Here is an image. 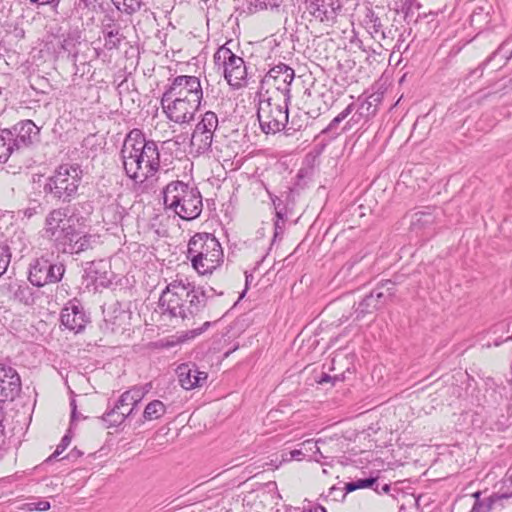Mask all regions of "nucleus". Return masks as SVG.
<instances>
[{"label":"nucleus","mask_w":512,"mask_h":512,"mask_svg":"<svg viewBox=\"0 0 512 512\" xmlns=\"http://www.w3.org/2000/svg\"><path fill=\"white\" fill-rule=\"evenodd\" d=\"M121 160L126 175L144 189L154 188L160 169V152L153 140H146L139 129L131 130L121 148Z\"/></svg>","instance_id":"obj_1"},{"label":"nucleus","mask_w":512,"mask_h":512,"mask_svg":"<svg viewBox=\"0 0 512 512\" xmlns=\"http://www.w3.org/2000/svg\"><path fill=\"white\" fill-rule=\"evenodd\" d=\"M213 293L212 287H196L188 278L177 277L162 291L159 306L163 315L184 322L194 318L205 307L207 299Z\"/></svg>","instance_id":"obj_2"},{"label":"nucleus","mask_w":512,"mask_h":512,"mask_svg":"<svg viewBox=\"0 0 512 512\" xmlns=\"http://www.w3.org/2000/svg\"><path fill=\"white\" fill-rule=\"evenodd\" d=\"M165 208L183 220H194L202 212V196L197 187L176 180L163 189Z\"/></svg>","instance_id":"obj_3"},{"label":"nucleus","mask_w":512,"mask_h":512,"mask_svg":"<svg viewBox=\"0 0 512 512\" xmlns=\"http://www.w3.org/2000/svg\"><path fill=\"white\" fill-rule=\"evenodd\" d=\"M187 257L201 275L212 273L223 262V250L216 237L209 233H197L188 243Z\"/></svg>","instance_id":"obj_4"},{"label":"nucleus","mask_w":512,"mask_h":512,"mask_svg":"<svg viewBox=\"0 0 512 512\" xmlns=\"http://www.w3.org/2000/svg\"><path fill=\"white\" fill-rule=\"evenodd\" d=\"M82 179V170L77 165L63 164L48 178L44 191L53 198L69 202L77 193Z\"/></svg>","instance_id":"obj_5"},{"label":"nucleus","mask_w":512,"mask_h":512,"mask_svg":"<svg viewBox=\"0 0 512 512\" xmlns=\"http://www.w3.org/2000/svg\"><path fill=\"white\" fill-rule=\"evenodd\" d=\"M289 101L281 95H268L260 100L257 117L263 132L274 134L285 128L288 123Z\"/></svg>","instance_id":"obj_6"},{"label":"nucleus","mask_w":512,"mask_h":512,"mask_svg":"<svg viewBox=\"0 0 512 512\" xmlns=\"http://www.w3.org/2000/svg\"><path fill=\"white\" fill-rule=\"evenodd\" d=\"M74 219L67 208H55L45 217L43 235L60 252L70 237H74Z\"/></svg>","instance_id":"obj_7"},{"label":"nucleus","mask_w":512,"mask_h":512,"mask_svg":"<svg viewBox=\"0 0 512 512\" xmlns=\"http://www.w3.org/2000/svg\"><path fill=\"white\" fill-rule=\"evenodd\" d=\"M214 61L223 66L224 78L234 89H239L247 84V69L244 60L235 55L226 46L218 48L214 54Z\"/></svg>","instance_id":"obj_8"},{"label":"nucleus","mask_w":512,"mask_h":512,"mask_svg":"<svg viewBox=\"0 0 512 512\" xmlns=\"http://www.w3.org/2000/svg\"><path fill=\"white\" fill-rule=\"evenodd\" d=\"M339 437L319 438L316 441L309 439L299 444V448L289 452V457L283 455L285 461L297 460L301 461L305 458L321 463L322 459L329 457V454L335 452L334 447L330 444H334L338 441Z\"/></svg>","instance_id":"obj_9"},{"label":"nucleus","mask_w":512,"mask_h":512,"mask_svg":"<svg viewBox=\"0 0 512 512\" xmlns=\"http://www.w3.org/2000/svg\"><path fill=\"white\" fill-rule=\"evenodd\" d=\"M294 70L284 63H280L272 67L264 76L262 85L268 86L266 94L272 96H283L290 100L291 84L294 80Z\"/></svg>","instance_id":"obj_10"},{"label":"nucleus","mask_w":512,"mask_h":512,"mask_svg":"<svg viewBox=\"0 0 512 512\" xmlns=\"http://www.w3.org/2000/svg\"><path fill=\"white\" fill-rule=\"evenodd\" d=\"M163 95L190 100L201 105L203 89L200 79L191 75H179L170 81Z\"/></svg>","instance_id":"obj_11"},{"label":"nucleus","mask_w":512,"mask_h":512,"mask_svg":"<svg viewBox=\"0 0 512 512\" xmlns=\"http://www.w3.org/2000/svg\"><path fill=\"white\" fill-rule=\"evenodd\" d=\"M161 107L166 117L175 124L180 126L189 124L195 118L200 104L191 102L190 100L180 99L177 97H168L162 95Z\"/></svg>","instance_id":"obj_12"},{"label":"nucleus","mask_w":512,"mask_h":512,"mask_svg":"<svg viewBox=\"0 0 512 512\" xmlns=\"http://www.w3.org/2000/svg\"><path fill=\"white\" fill-rule=\"evenodd\" d=\"M65 268L46 257H40L30 264L29 281L32 285L43 287L50 283H57L64 275Z\"/></svg>","instance_id":"obj_13"},{"label":"nucleus","mask_w":512,"mask_h":512,"mask_svg":"<svg viewBox=\"0 0 512 512\" xmlns=\"http://www.w3.org/2000/svg\"><path fill=\"white\" fill-rule=\"evenodd\" d=\"M395 284L387 280L381 285V287L372 291L369 295L365 296L355 308L354 314L356 320L363 319L367 314H372L377 310L380 305L379 303L383 300L386 301L394 296Z\"/></svg>","instance_id":"obj_14"},{"label":"nucleus","mask_w":512,"mask_h":512,"mask_svg":"<svg viewBox=\"0 0 512 512\" xmlns=\"http://www.w3.org/2000/svg\"><path fill=\"white\" fill-rule=\"evenodd\" d=\"M305 8L316 20L332 26L336 22L341 4L338 0H305Z\"/></svg>","instance_id":"obj_15"},{"label":"nucleus","mask_w":512,"mask_h":512,"mask_svg":"<svg viewBox=\"0 0 512 512\" xmlns=\"http://www.w3.org/2000/svg\"><path fill=\"white\" fill-rule=\"evenodd\" d=\"M21 390V380L17 371L0 363V402L13 400Z\"/></svg>","instance_id":"obj_16"},{"label":"nucleus","mask_w":512,"mask_h":512,"mask_svg":"<svg viewBox=\"0 0 512 512\" xmlns=\"http://www.w3.org/2000/svg\"><path fill=\"white\" fill-rule=\"evenodd\" d=\"M179 384L185 390L202 387L208 378V374L200 371L194 363H182L176 369Z\"/></svg>","instance_id":"obj_17"},{"label":"nucleus","mask_w":512,"mask_h":512,"mask_svg":"<svg viewBox=\"0 0 512 512\" xmlns=\"http://www.w3.org/2000/svg\"><path fill=\"white\" fill-rule=\"evenodd\" d=\"M60 319L61 324L74 333L81 332L88 322L83 308L73 302H70L62 309Z\"/></svg>","instance_id":"obj_18"},{"label":"nucleus","mask_w":512,"mask_h":512,"mask_svg":"<svg viewBox=\"0 0 512 512\" xmlns=\"http://www.w3.org/2000/svg\"><path fill=\"white\" fill-rule=\"evenodd\" d=\"M11 131L13 132V142L16 150L31 145L39 134V128L31 120L17 123Z\"/></svg>","instance_id":"obj_19"},{"label":"nucleus","mask_w":512,"mask_h":512,"mask_svg":"<svg viewBox=\"0 0 512 512\" xmlns=\"http://www.w3.org/2000/svg\"><path fill=\"white\" fill-rule=\"evenodd\" d=\"M99 237L92 234H81L77 230L74 237H70L60 252L68 254H77L93 248L98 243Z\"/></svg>","instance_id":"obj_20"},{"label":"nucleus","mask_w":512,"mask_h":512,"mask_svg":"<svg viewBox=\"0 0 512 512\" xmlns=\"http://www.w3.org/2000/svg\"><path fill=\"white\" fill-rule=\"evenodd\" d=\"M121 27L118 22L112 18H106L102 23V34L104 38V47L108 50L116 49L123 36L120 33Z\"/></svg>","instance_id":"obj_21"},{"label":"nucleus","mask_w":512,"mask_h":512,"mask_svg":"<svg viewBox=\"0 0 512 512\" xmlns=\"http://www.w3.org/2000/svg\"><path fill=\"white\" fill-rule=\"evenodd\" d=\"M148 393V388L145 386H134L131 389L125 391L116 403L117 409L129 410L130 408L135 409L137 404L144 398Z\"/></svg>","instance_id":"obj_22"},{"label":"nucleus","mask_w":512,"mask_h":512,"mask_svg":"<svg viewBox=\"0 0 512 512\" xmlns=\"http://www.w3.org/2000/svg\"><path fill=\"white\" fill-rule=\"evenodd\" d=\"M109 270V262L106 260H99L90 263L89 267L87 268V273L93 281L103 285L110 281L108 277Z\"/></svg>","instance_id":"obj_23"},{"label":"nucleus","mask_w":512,"mask_h":512,"mask_svg":"<svg viewBox=\"0 0 512 512\" xmlns=\"http://www.w3.org/2000/svg\"><path fill=\"white\" fill-rule=\"evenodd\" d=\"M15 150L13 132L9 129L0 130V162H6Z\"/></svg>","instance_id":"obj_24"},{"label":"nucleus","mask_w":512,"mask_h":512,"mask_svg":"<svg viewBox=\"0 0 512 512\" xmlns=\"http://www.w3.org/2000/svg\"><path fill=\"white\" fill-rule=\"evenodd\" d=\"M213 135L195 130L191 137V147L195 149L198 154H203L211 148Z\"/></svg>","instance_id":"obj_25"},{"label":"nucleus","mask_w":512,"mask_h":512,"mask_svg":"<svg viewBox=\"0 0 512 512\" xmlns=\"http://www.w3.org/2000/svg\"><path fill=\"white\" fill-rule=\"evenodd\" d=\"M133 408L129 410L117 409L116 405L109 412L105 413L103 416V421L108 423V427H115L124 422V420L132 415Z\"/></svg>","instance_id":"obj_26"},{"label":"nucleus","mask_w":512,"mask_h":512,"mask_svg":"<svg viewBox=\"0 0 512 512\" xmlns=\"http://www.w3.org/2000/svg\"><path fill=\"white\" fill-rule=\"evenodd\" d=\"M82 34L78 29L70 30L63 39L62 48L69 54H78L77 46L81 44Z\"/></svg>","instance_id":"obj_27"},{"label":"nucleus","mask_w":512,"mask_h":512,"mask_svg":"<svg viewBox=\"0 0 512 512\" xmlns=\"http://www.w3.org/2000/svg\"><path fill=\"white\" fill-rule=\"evenodd\" d=\"M166 412V406L160 400H153L147 404L143 412V419L146 421L157 420Z\"/></svg>","instance_id":"obj_28"},{"label":"nucleus","mask_w":512,"mask_h":512,"mask_svg":"<svg viewBox=\"0 0 512 512\" xmlns=\"http://www.w3.org/2000/svg\"><path fill=\"white\" fill-rule=\"evenodd\" d=\"M218 126V117L212 111H207L201 121L196 125L195 130H199L204 133L214 134Z\"/></svg>","instance_id":"obj_29"},{"label":"nucleus","mask_w":512,"mask_h":512,"mask_svg":"<svg viewBox=\"0 0 512 512\" xmlns=\"http://www.w3.org/2000/svg\"><path fill=\"white\" fill-rule=\"evenodd\" d=\"M473 497L475 498V502L470 512H490L497 501V497L495 495L481 498V492L479 491L475 492Z\"/></svg>","instance_id":"obj_30"},{"label":"nucleus","mask_w":512,"mask_h":512,"mask_svg":"<svg viewBox=\"0 0 512 512\" xmlns=\"http://www.w3.org/2000/svg\"><path fill=\"white\" fill-rule=\"evenodd\" d=\"M372 488L376 493L380 494L378 489L377 478L369 477L364 479H357L346 483L345 490L347 492H353L358 489Z\"/></svg>","instance_id":"obj_31"},{"label":"nucleus","mask_w":512,"mask_h":512,"mask_svg":"<svg viewBox=\"0 0 512 512\" xmlns=\"http://www.w3.org/2000/svg\"><path fill=\"white\" fill-rule=\"evenodd\" d=\"M354 109L355 105L353 103L349 104L342 112L332 119L327 128L323 130V133L333 132L335 135H339L340 132L336 131L337 126L345 120L354 111Z\"/></svg>","instance_id":"obj_32"},{"label":"nucleus","mask_w":512,"mask_h":512,"mask_svg":"<svg viewBox=\"0 0 512 512\" xmlns=\"http://www.w3.org/2000/svg\"><path fill=\"white\" fill-rule=\"evenodd\" d=\"M116 8L127 14L140 10L143 0H111Z\"/></svg>","instance_id":"obj_33"},{"label":"nucleus","mask_w":512,"mask_h":512,"mask_svg":"<svg viewBox=\"0 0 512 512\" xmlns=\"http://www.w3.org/2000/svg\"><path fill=\"white\" fill-rule=\"evenodd\" d=\"M433 218L431 214L424 212H417L413 215V220L411 222V226L413 229L421 228L427 224L432 223Z\"/></svg>","instance_id":"obj_34"},{"label":"nucleus","mask_w":512,"mask_h":512,"mask_svg":"<svg viewBox=\"0 0 512 512\" xmlns=\"http://www.w3.org/2000/svg\"><path fill=\"white\" fill-rule=\"evenodd\" d=\"M11 260V253L9 250V247L7 245H4L0 243V276L3 275Z\"/></svg>","instance_id":"obj_35"},{"label":"nucleus","mask_w":512,"mask_h":512,"mask_svg":"<svg viewBox=\"0 0 512 512\" xmlns=\"http://www.w3.org/2000/svg\"><path fill=\"white\" fill-rule=\"evenodd\" d=\"M211 323L209 321H206L200 328L193 329L188 331L184 336H182V340H188L193 339L200 334H202L204 331H206L210 327Z\"/></svg>","instance_id":"obj_36"},{"label":"nucleus","mask_w":512,"mask_h":512,"mask_svg":"<svg viewBox=\"0 0 512 512\" xmlns=\"http://www.w3.org/2000/svg\"><path fill=\"white\" fill-rule=\"evenodd\" d=\"M363 118V111H355L351 118L346 122L342 131L350 130L355 124L359 123Z\"/></svg>","instance_id":"obj_37"},{"label":"nucleus","mask_w":512,"mask_h":512,"mask_svg":"<svg viewBox=\"0 0 512 512\" xmlns=\"http://www.w3.org/2000/svg\"><path fill=\"white\" fill-rule=\"evenodd\" d=\"M273 205L276 210V217L277 220H281V223L284 224L285 222V212L284 207H281V200L278 197L272 198Z\"/></svg>","instance_id":"obj_38"},{"label":"nucleus","mask_w":512,"mask_h":512,"mask_svg":"<svg viewBox=\"0 0 512 512\" xmlns=\"http://www.w3.org/2000/svg\"><path fill=\"white\" fill-rule=\"evenodd\" d=\"M41 212H42V207L40 204H35L34 206L25 208L24 210L21 211L23 216L26 217L27 219H30L33 216L40 214Z\"/></svg>","instance_id":"obj_39"},{"label":"nucleus","mask_w":512,"mask_h":512,"mask_svg":"<svg viewBox=\"0 0 512 512\" xmlns=\"http://www.w3.org/2000/svg\"><path fill=\"white\" fill-rule=\"evenodd\" d=\"M71 442V438L68 436V435H65L60 444L57 446L55 452L53 453V455L51 456L52 457H57L58 455H60L67 447L68 445L70 444Z\"/></svg>","instance_id":"obj_40"},{"label":"nucleus","mask_w":512,"mask_h":512,"mask_svg":"<svg viewBox=\"0 0 512 512\" xmlns=\"http://www.w3.org/2000/svg\"><path fill=\"white\" fill-rule=\"evenodd\" d=\"M512 41V36H509L505 41H503L501 43V45L499 46V48L494 51L484 62H483V66H486L496 55H498L499 53H501L505 47L508 45L509 42Z\"/></svg>","instance_id":"obj_41"},{"label":"nucleus","mask_w":512,"mask_h":512,"mask_svg":"<svg viewBox=\"0 0 512 512\" xmlns=\"http://www.w3.org/2000/svg\"><path fill=\"white\" fill-rule=\"evenodd\" d=\"M50 508V503L48 501H39L33 502L29 504L30 511H46Z\"/></svg>","instance_id":"obj_42"},{"label":"nucleus","mask_w":512,"mask_h":512,"mask_svg":"<svg viewBox=\"0 0 512 512\" xmlns=\"http://www.w3.org/2000/svg\"><path fill=\"white\" fill-rule=\"evenodd\" d=\"M372 108V103L368 100L363 101L356 111H363V118H368L374 111H370Z\"/></svg>","instance_id":"obj_43"},{"label":"nucleus","mask_w":512,"mask_h":512,"mask_svg":"<svg viewBox=\"0 0 512 512\" xmlns=\"http://www.w3.org/2000/svg\"><path fill=\"white\" fill-rule=\"evenodd\" d=\"M31 3L38 5H57L59 0H29Z\"/></svg>","instance_id":"obj_44"},{"label":"nucleus","mask_w":512,"mask_h":512,"mask_svg":"<svg viewBox=\"0 0 512 512\" xmlns=\"http://www.w3.org/2000/svg\"><path fill=\"white\" fill-rule=\"evenodd\" d=\"M302 512H326V511H325V509L323 507L317 506V507H314V508L303 510Z\"/></svg>","instance_id":"obj_45"},{"label":"nucleus","mask_w":512,"mask_h":512,"mask_svg":"<svg viewBox=\"0 0 512 512\" xmlns=\"http://www.w3.org/2000/svg\"><path fill=\"white\" fill-rule=\"evenodd\" d=\"M71 406H72L71 418H72V420H74L76 418V405H75V401L71 402Z\"/></svg>","instance_id":"obj_46"},{"label":"nucleus","mask_w":512,"mask_h":512,"mask_svg":"<svg viewBox=\"0 0 512 512\" xmlns=\"http://www.w3.org/2000/svg\"><path fill=\"white\" fill-rule=\"evenodd\" d=\"M390 491V485L389 484H384L381 488V491L379 490L380 494L381 493H388Z\"/></svg>","instance_id":"obj_47"},{"label":"nucleus","mask_w":512,"mask_h":512,"mask_svg":"<svg viewBox=\"0 0 512 512\" xmlns=\"http://www.w3.org/2000/svg\"><path fill=\"white\" fill-rule=\"evenodd\" d=\"M504 59H505L504 64H506V63H507V61H509L510 59H512V50L509 52V54H507V55L505 54V55H504Z\"/></svg>","instance_id":"obj_48"},{"label":"nucleus","mask_w":512,"mask_h":512,"mask_svg":"<svg viewBox=\"0 0 512 512\" xmlns=\"http://www.w3.org/2000/svg\"><path fill=\"white\" fill-rule=\"evenodd\" d=\"M280 222H281V220H276V221H275V229H276V230L281 229Z\"/></svg>","instance_id":"obj_49"},{"label":"nucleus","mask_w":512,"mask_h":512,"mask_svg":"<svg viewBox=\"0 0 512 512\" xmlns=\"http://www.w3.org/2000/svg\"><path fill=\"white\" fill-rule=\"evenodd\" d=\"M118 208H119L118 206H115V207H109V208H108V210H110V209H115V210H117Z\"/></svg>","instance_id":"obj_50"},{"label":"nucleus","mask_w":512,"mask_h":512,"mask_svg":"<svg viewBox=\"0 0 512 512\" xmlns=\"http://www.w3.org/2000/svg\"><path fill=\"white\" fill-rule=\"evenodd\" d=\"M76 454H77L78 456L82 455V453H81L80 451H76Z\"/></svg>","instance_id":"obj_51"}]
</instances>
